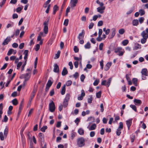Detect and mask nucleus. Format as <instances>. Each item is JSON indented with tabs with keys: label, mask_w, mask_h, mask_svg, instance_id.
I'll use <instances>...</instances> for the list:
<instances>
[{
	"label": "nucleus",
	"mask_w": 148,
	"mask_h": 148,
	"mask_svg": "<svg viewBox=\"0 0 148 148\" xmlns=\"http://www.w3.org/2000/svg\"><path fill=\"white\" fill-rule=\"evenodd\" d=\"M112 63L111 62H108L106 64L104 67V69L105 71H107L109 69L110 67L111 66Z\"/></svg>",
	"instance_id": "13"
},
{
	"label": "nucleus",
	"mask_w": 148,
	"mask_h": 148,
	"mask_svg": "<svg viewBox=\"0 0 148 148\" xmlns=\"http://www.w3.org/2000/svg\"><path fill=\"white\" fill-rule=\"evenodd\" d=\"M68 101H66L65 100H64L63 102V106L64 107L66 108L68 104Z\"/></svg>",
	"instance_id": "40"
},
{
	"label": "nucleus",
	"mask_w": 148,
	"mask_h": 148,
	"mask_svg": "<svg viewBox=\"0 0 148 148\" xmlns=\"http://www.w3.org/2000/svg\"><path fill=\"white\" fill-rule=\"evenodd\" d=\"M8 128L6 127L4 131V136L3 132H0V138L1 140H3L4 139V138H6L8 134Z\"/></svg>",
	"instance_id": "3"
},
{
	"label": "nucleus",
	"mask_w": 148,
	"mask_h": 148,
	"mask_svg": "<svg viewBox=\"0 0 148 148\" xmlns=\"http://www.w3.org/2000/svg\"><path fill=\"white\" fill-rule=\"evenodd\" d=\"M85 78V76L83 75H82L80 77V80L82 82H83Z\"/></svg>",
	"instance_id": "55"
},
{
	"label": "nucleus",
	"mask_w": 148,
	"mask_h": 148,
	"mask_svg": "<svg viewBox=\"0 0 148 148\" xmlns=\"http://www.w3.org/2000/svg\"><path fill=\"white\" fill-rule=\"evenodd\" d=\"M105 8V7H99L97 8V11L100 13L102 14L104 12V10Z\"/></svg>",
	"instance_id": "8"
},
{
	"label": "nucleus",
	"mask_w": 148,
	"mask_h": 148,
	"mask_svg": "<svg viewBox=\"0 0 148 148\" xmlns=\"http://www.w3.org/2000/svg\"><path fill=\"white\" fill-rule=\"evenodd\" d=\"M125 32V29L123 28L119 30V33L120 34H123Z\"/></svg>",
	"instance_id": "35"
},
{
	"label": "nucleus",
	"mask_w": 148,
	"mask_h": 148,
	"mask_svg": "<svg viewBox=\"0 0 148 148\" xmlns=\"http://www.w3.org/2000/svg\"><path fill=\"white\" fill-rule=\"evenodd\" d=\"M141 45L138 43H136L135 44L134 49L135 50L140 49L141 48Z\"/></svg>",
	"instance_id": "23"
},
{
	"label": "nucleus",
	"mask_w": 148,
	"mask_h": 148,
	"mask_svg": "<svg viewBox=\"0 0 148 148\" xmlns=\"http://www.w3.org/2000/svg\"><path fill=\"white\" fill-rule=\"evenodd\" d=\"M133 11V9L132 8L130 9L128 11L126 12V14L127 15L129 14L132 13Z\"/></svg>",
	"instance_id": "49"
},
{
	"label": "nucleus",
	"mask_w": 148,
	"mask_h": 148,
	"mask_svg": "<svg viewBox=\"0 0 148 148\" xmlns=\"http://www.w3.org/2000/svg\"><path fill=\"white\" fill-rule=\"evenodd\" d=\"M147 39L143 38L141 39V42L142 44H145L146 42Z\"/></svg>",
	"instance_id": "47"
},
{
	"label": "nucleus",
	"mask_w": 148,
	"mask_h": 148,
	"mask_svg": "<svg viewBox=\"0 0 148 148\" xmlns=\"http://www.w3.org/2000/svg\"><path fill=\"white\" fill-rule=\"evenodd\" d=\"M132 24L134 26H137L138 24V21L137 19H134L132 21Z\"/></svg>",
	"instance_id": "25"
},
{
	"label": "nucleus",
	"mask_w": 148,
	"mask_h": 148,
	"mask_svg": "<svg viewBox=\"0 0 148 148\" xmlns=\"http://www.w3.org/2000/svg\"><path fill=\"white\" fill-rule=\"evenodd\" d=\"M49 110L51 112H53L55 109L56 107L55 104L53 101H51L49 104Z\"/></svg>",
	"instance_id": "6"
},
{
	"label": "nucleus",
	"mask_w": 148,
	"mask_h": 148,
	"mask_svg": "<svg viewBox=\"0 0 148 148\" xmlns=\"http://www.w3.org/2000/svg\"><path fill=\"white\" fill-rule=\"evenodd\" d=\"M23 100L20 104V107L19 108V110H18V116H19V115L21 113V110L22 109V106L23 105Z\"/></svg>",
	"instance_id": "17"
},
{
	"label": "nucleus",
	"mask_w": 148,
	"mask_h": 148,
	"mask_svg": "<svg viewBox=\"0 0 148 148\" xmlns=\"http://www.w3.org/2000/svg\"><path fill=\"white\" fill-rule=\"evenodd\" d=\"M103 44L102 43H100L99 45V49L100 50H102L103 49Z\"/></svg>",
	"instance_id": "57"
},
{
	"label": "nucleus",
	"mask_w": 148,
	"mask_h": 148,
	"mask_svg": "<svg viewBox=\"0 0 148 148\" xmlns=\"http://www.w3.org/2000/svg\"><path fill=\"white\" fill-rule=\"evenodd\" d=\"M70 94L69 93H67L66 96L64 100L69 101L70 98Z\"/></svg>",
	"instance_id": "39"
},
{
	"label": "nucleus",
	"mask_w": 148,
	"mask_h": 148,
	"mask_svg": "<svg viewBox=\"0 0 148 148\" xmlns=\"http://www.w3.org/2000/svg\"><path fill=\"white\" fill-rule=\"evenodd\" d=\"M8 118L6 115H5L4 117V119L2 120L3 122H6L8 120Z\"/></svg>",
	"instance_id": "63"
},
{
	"label": "nucleus",
	"mask_w": 148,
	"mask_h": 148,
	"mask_svg": "<svg viewBox=\"0 0 148 148\" xmlns=\"http://www.w3.org/2000/svg\"><path fill=\"white\" fill-rule=\"evenodd\" d=\"M73 50L75 52V53L78 52L79 51V49L76 46H74Z\"/></svg>",
	"instance_id": "52"
},
{
	"label": "nucleus",
	"mask_w": 148,
	"mask_h": 148,
	"mask_svg": "<svg viewBox=\"0 0 148 148\" xmlns=\"http://www.w3.org/2000/svg\"><path fill=\"white\" fill-rule=\"evenodd\" d=\"M143 38L147 39L148 38V34L146 33L145 31H143L141 34Z\"/></svg>",
	"instance_id": "15"
},
{
	"label": "nucleus",
	"mask_w": 148,
	"mask_h": 148,
	"mask_svg": "<svg viewBox=\"0 0 148 148\" xmlns=\"http://www.w3.org/2000/svg\"><path fill=\"white\" fill-rule=\"evenodd\" d=\"M99 83V80H96L93 83V85L96 86L98 85Z\"/></svg>",
	"instance_id": "64"
},
{
	"label": "nucleus",
	"mask_w": 148,
	"mask_h": 148,
	"mask_svg": "<svg viewBox=\"0 0 148 148\" xmlns=\"http://www.w3.org/2000/svg\"><path fill=\"white\" fill-rule=\"evenodd\" d=\"M18 45L16 43H14L12 45V47L14 48H16L18 47Z\"/></svg>",
	"instance_id": "60"
},
{
	"label": "nucleus",
	"mask_w": 148,
	"mask_h": 148,
	"mask_svg": "<svg viewBox=\"0 0 148 148\" xmlns=\"http://www.w3.org/2000/svg\"><path fill=\"white\" fill-rule=\"evenodd\" d=\"M147 70L146 69H143L141 71V73L142 75H144L145 76H147L148 75L147 73Z\"/></svg>",
	"instance_id": "19"
},
{
	"label": "nucleus",
	"mask_w": 148,
	"mask_h": 148,
	"mask_svg": "<svg viewBox=\"0 0 148 148\" xmlns=\"http://www.w3.org/2000/svg\"><path fill=\"white\" fill-rule=\"evenodd\" d=\"M78 0H71L70 1L71 7L72 8L75 7L78 2Z\"/></svg>",
	"instance_id": "7"
},
{
	"label": "nucleus",
	"mask_w": 148,
	"mask_h": 148,
	"mask_svg": "<svg viewBox=\"0 0 148 148\" xmlns=\"http://www.w3.org/2000/svg\"><path fill=\"white\" fill-rule=\"evenodd\" d=\"M24 43H22L20 44L19 45V48L20 49H22L24 47Z\"/></svg>",
	"instance_id": "54"
},
{
	"label": "nucleus",
	"mask_w": 148,
	"mask_h": 148,
	"mask_svg": "<svg viewBox=\"0 0 148 148\" xmlns=\"http://www.w3.org/2000/svg\"><path fill=\"white\" fill-rule=\"evenodd\" d=\"M112 80V78L111 77L108 79V82H106V80H103L101 84L102 85L105 86L107 87H108L110 85Z\"/></svg>",
	"instance_id": "5"
},
{
	"label": "nucleus",
	"mask_w": 148,
	"mask_h": 148,
	"mask_svg": "<svg viewBox=\"0 0 148 148\" xmlns=\"http://www.w3.org/2000/svg\"><path fill=\"white\" fill-rule=\"evenodd\" d=\"M68 73V71L65 67L64 68L62 73V76H65Z\"/></svg>",
	"instance_id": "20"
},
{
	"label": "nucleus",
	"mask_w": 148,
	"mask_h": 148,
	"mask_svg": "<svg viewBox=\"0 0 148 148\" xmlns=\"http://www.w3.org/2000/svg\"><path fill=\"white\" fill-rule=\"evenodd\" d=\"M138 81V79L136 78H133L132 79V82L134 84L135 86H137V82Z\"/></svg>",
	"instance_id": "31"
},
{
	"label": "nucleus",
	"mask_w": 148,
	"mask_h": 148,
	"mask_svg": "<svg viewBox=\"0 0 148 148\" xmlns=\"http://www.w3.org/2000/svg\"><path fill=\"white\" fill-rule=\"evenodd\" d=\"M130 107L134 111H135V112H137V110L136 107L135 105L131 104L130 105Z\"/></svg>",
	"instance_id": "30"
},
{
	"label": "nucleus",
	"mask_w": 148,
	"mask_h": 148,
	"mask_svg": "<svg viewBox=\"0 0 148 148\" xmlns=\"http://www.w3.org/2000/svg\"><path fill=\"white\" fill-rule=\"evenodd\" d=\"M94 25V24L93 23H91L89 25V28L90 29H92Z\"/></svg>",
	"instance_id": "61"
},
{
	"label": "nucleus",
	"mask_w": 148,
	"mask_h": 148,
	"mask_svg": "<svg viewBox=\"0 0 148 148\" xmlns=\"http://www.w3.org/2000/svg\"><path fill=\"white\" fill-rule=\"evenodd\" d=\"M85 32L84 30H82L81 33H79L78 37V38L80 40L81 39L83 38Z\"/></svg>",
	"instance_id": "9"
},
{
	"label": "nucleus",
	"mask_w": 148,
	"mask_h": 148,
	"mask_svg": "<svg viewBox=\"0 0 148 148\" xmlns=\"http://www.w3.org/2000/svg\"><path fill=\"white\" fill-rule=\"evenodd\" d=\"M49 19H47L44 23V27L43 29L44 33L40 32L39 34L41 37H45L48 33V25L49 24Z\"/></svg>",
	"instance_id": "1"
},
{
	"label": "nucleus",
	"mask_w": 148,
	"mask_h": 148,
	"mask_svg": "<svg viewBox=\"0 0 148 148\" xmlns=\"http://www.w3.org/2000/svg\"><path fill=\"white\" fill-rule=\"evenodd\" d=\"M59 69L58 66L56 64L54 65V67L53 69V71L55 73H58Z\"/></svg>",
	"instance_id": "16"
},
{
	"label": "nucleus",
	"mask_w": 148,
	"mask_h": 148,
	"mask_svg": "<svg viewBox=\"0 0 148 148\" xmlns=\"http://www.w3.org/2000/svg\"><path fill=\"white\" fill-rule=\"evenodd\" d=\"M40 45L38 44H37L36 45V47L35 48V49L36 51H37L40 49Z\"/></svg>",
	"instance_id": "53"
},
{
	"label": "nucleus",
	"mask_w": 148,
	"mask_h": 148,
	"mask_svg": "<svg viewBox=\"0 0 148 148\" xmlns=\"http://www.w3.org/2000/svg\"><path fill=\"white\" fill-rule=\"evenodd\" d=\"M72 84V82L71 80L68 81L66 83V85L67 86H70Z\"/></svg>",
	"instance_id": "51"
},
{
	"label": "nucleus",
	"mask_w": 148,
	"mask_h": 148,
	"mask_svg": "<svg viewBox=\"0 0 148 148\" xmlns=\"http://www.w3.org/2000/svg\"><path fill=\"white\" fill-rule=\"evenodd\" d=\"M38 136L40 139H41V143L42 144V143H44V135L43 134L41 133H40L39 134Z\"/></svg>",
	"instance_id": "14"
},
{
	"label": "nucleus",
	"mask_w": 148,
	"mask_h": 148,
	"mask_svg": "<svg viewBox=\"0 0 148 148\" xmlns=\"http://www.w3.org/2000/svg\"><path fill=\"white\" fill-rule=\"evenodd\" d=\"M10 40L11 38L10 37H7L2 43V45H4L8 44V42L10 41Z\"/></svg>",
	"instance_id": "10"
},
{
	"label": "nucleus",
	"mask_w": 148,
	"mask_h": 148,
	"mask_svg": "<svg viewBox=\"0 0 148 148\" xmlns=\"http://www.w3.org/2000/svg\"><path fill=\"white\" fill-rule=\"evenodd\" d=\"M12 104L14 106H16L18 104V101L17 99L15 98L12 100Z\"/></svg>",
	"instance_id": "26"
},
{
	"label": "nucleus",
	"mask_w": 148,
	"mask_h": 148,
	"mask_svg": "<svg viewBox=\"0 0 148 148\" xmlns=\"http://www.w3.org/2000/svg\"><path fill=\"white\" fill-rule=\"evenodd\" d=\"M30 77V75L29 73L21 75L20 77L21 79L25 78V80L23 82V86H25L26 84V82L29 80Z\"/></svg>",
	"instance_id": "2"
},
{
	"label": "nucleus",
	"mask_w": 148,
	"mask_h": 148,
	"mask_svg": "<svg viewBox=\"0 0 148 148\" xmlns=\"http://www.w3.org/2000/svg\"><path fill=\"white\" fill-rule=\"evenodd\" d=\"M14 51V49H10L8 52L7 55L9 56Z\"/></svg>",
	"instance_id": "34"
},
{
	"label": "nucleus",
	"mask_w": 148,
	"mask_h": 148,
	"mask_svg": "<svg viewBox=\"0 0 148 148\" xmlns=\"http://www.w3.org/2000/svg\"><path fill=\"white\" fill-rule=\"evenodd\" d=\"M51 0H48L46 1L44 4L43 7L44 8H46L47 6V5L50 2Z\"/></svg>",
	"instance_id": "41"
},
{
	"label": "nucleus",
	"mask_w": 148,
	"mask_h": 148,
	"mask_svg": "<svg viewBox=\"0 0 148 148\" xmlns=\"http://www.w3.org/2000/svg\"><path fill=\"white\" fill-rule=\"evenodd\" d=\"M20 33V30L18 29H16L15 31V35L16 36H18Z\"/></svg>",
	"instance_id": "48"
},
{
	"label": "nucleus",
	"mask_w": 148,
	"mask_h": 148,
	"mask_svg": "<svg viewBox=\"0 0 148 148\" xmlns=\"http://www.w3.org/2000/svg\"><path fill=\"white\" fill-rule=\"evenodd\" d=\"M59 7L57 5H55L53 8V14H56V11L58 10Z\"/></svg>",
	"instance_id": "21"
},
{
	"label": "nucleus",
	"mask_w": 148,
	"mask_h": 148,
	"mask_svg": "<svg viewBox=\"0 0 148 148\" xmlns=\"http://www.w3.org/2000/svg\"><path fill=\"white\" fill-rule=\"evenodd\" d=\"M90 44L89 42H88L84 45V47L86 49H89L90 48Z\"/></svg>",
	"instance_id": "29"
},
{
	"label": "nucleus",
	"mask_w": 148,
	"mask_h": 148,
	"mask_svg": "<svg viewBox=\"0 0 148 148\" xmlns=\"http://www.w3.org/2000/svg\"><path fill=\"white\" fill-rule=\"evenodd\" d=\"M96 127V125L94 123L92 125L91 127L89 128L90 130H95Z\"/></svg>",
	"instance_id": "24"
},
{
	"label": "nucleus",
	"mask_w": 148,
	"mask_h": 148,
	"mask_svg": "<svg viewBox=\"0 0 148 148\" xmlns=\"http://www.w3.org/2000/svg\"><path fill=\"white\" fill-rule=\"evenodd\" d=\"M121 47H118L117 48H115L114 49V51L116 53H117L118 52H119L121 50Z\"/></svg>",
	"instance_id": "44"
},
{
	"label": "nucleus",
	"mask_w": 148,
	"mask_h": 148,
	"mask_svg": "<svg viewBox=\"0 0 148 148\" xmlns=\"http://www.w3.org/2000/svg\"><path fill=\"white\" fill-rule=\"evenodd\" d=\"M132 119H130L126 121V124L128 130H129L130 127L132 124Z\"/></svg>",
	"instance_id": "12"
},
{
	"label": "nucleus",
	"mask_w": 148,
	"mask_h": 148,
	"mask_svg": "<svg viewBox=\"0 0 148 148\" xmlns=\"http://www.w3.org/2000/svg\"><path fill=\"white\" fill-rule=\"evenodd\" d=\"M134 102L135 105L140 106L142 103V101L140 100L135 99L134 100Z\"/></svg>",
	"instance_id": "11"
},
{
	"label": "nucleus",
	"mask_w": 148,
	"mask_h": 148,
	"mask_svg": "<svg viewBox=\"0 0 148 148\" xmlns=\"http://www.w3.org/2000/svg\"><path fill=\"white\" fill-rule=\"evenodd\" d=\"M74 66L75 68H77L78 66V61H75L74 64Z\"/></svg>",
	"instance_id": "56"
},
{
	"label": "nucleus",
	"mask_w": 148,
	"mask_h": 148,
	"mask_svg": "<svg viewBox=\"0 0 148 148\" xmlns=\"http://www.w3.org/2000/svg\"><path fill=\"white\" fill-rule=\"evenodd\" d=\"M78 132L80 135H83L84 134V131L83 129L80 128L78 130Z\"/></svg>",
	"instance_id": "22"
},
{
	"label": "nucleus",
	"mask_w": 148,
	"mask_h": 148,
	"mask_svg": "<svg viewBox=\"0 0 148 148\" xmlns=\"http://www.w3.org/2000/svg\"><path fill=\"white\" fill-rule=\"evenodd\" d=\"M123 125L122 122H120L119 123V126L118 129L122 130L123 128Z\"/></svg>",
	"instance_id": "42"
},
{
	"label": "nucleus",
	"mask_w": 148,
	"mask_h": 148,
	"mask_svg": "<svg viewBox=\"0 0 148 148\" xmlns=\"http://www.w3.org/2000/svg\"><path fill=\"white\" fill-rule=\"evenodd\" d=\"M96 97L97 98H100L101 95V91H99L97 92L96 94Z\"/></svg>",
	"instance_id": "43"
},
{
	"label": "nucleus",
	"mask_w": 148,
	"mask_h": 148,
	"mask_svg": "<svg viewBox=\"0 0 148 148\" xmlns=\"http://www.w3.org/2000/svg\"><path fill=\"white\" fill-rule=\"evenodd\" d=\"M103 24V21H100L98 22L97 25L98 26H101Z\"/></svg>",
	"instance_id": "59"
},
{
	"label": "nucleus",
	"mask_w": 148,
	"mask_h": 148,
	"mask_svg": "<svg viewBox=\"0 0 148 148\" xmlns=\"http://www.w3.org/2000/svg\"><path fill=\"white\" fill-rule=\"evenodd\" d=\"M121 129H117L116 131V134L118 136H119L120 135L121 133Z\"/></svg>",
	"instance_id": "50"
},
{
	"label": "nucleus",
	"mask_w": 148,
	"mask_h": 148,
	"mask_svg": "<svg viewBox=\"0 0 148 148\" xmlns=\"http://www.w3.org/2000/svg\"><path fill=\"white\" fill-rule=\"evenodd\" d=\"M112 32L111 36V38H112L115 35L116 30L114 28H113L112 29Z\"/></svg>",
	"instance_id": "28"
},
{
	"label": "nucleus",
	"mask_w": 148,
	"mask_h": 148,
	"mask_svg": "<svg viewBox=\"0 0 148 148\" xmlns=\"http://www.w3.org/2000/svg\"><path fill=\"white\" fill-rule=\"evenodd\" d=\"M144 20H145L144 18L143 17H141L140 18H139V22L140 23V24L142 23L143 22Z\"/></svg>",
	"instance_id": "46"
},
{
	"label": "nucleus",
	"mask_w": 148,
	"mask_h": 148,
	"mask_svg": "<svg viewBox=\"0 0 148 148\" xmlns=\"http://www.w3.org/2000/svg\"><path fill=\"white\" fill-rule=\"evenodd\" d=\"M60 51L59 50L57 52V53L56 54L55 57L54 58V59H57L60 56Z\"/></svg>",
	"instance_id": "32"
},
{
	"label": "nucleus",
	"mask_w": 148,
	"mask_h": 148,
	"mask_svg": "<svg viewBox=\"0 0 148 148\" xmlns=\"http://www.w3.org/2000/svg\"><path fill=\"white\" fill-rule=\"evenodd\" d=\"M17 93L16 91H14L11 94V96L12 97H15L17 96Z\"/></svg>",
	"instance_id": "62"
},
{
	"label": "nucleus",
	"mask_w": 148,
	"mask_h": 148,
	"mask_svg": "<svg viewBox=\"0 0 148 148\" xmlns=\"http://www.w3.org/2000/svg\"><path fill=\"white\" fill-rule=\"evenodd\" d=\"M128 43V41L127 40H125L123 41L122 44L124 46H125Z\"/></svg>",
	"instance_id": "37"
},
{
	"label": "nucleus",
	"mask_w": 148,
	"mask_h": 148,
	"mask_svg": "<svg viewBox=\"0 0 148 148\" xmlns=\"http://www.w3.org/2000/svg\"><path fill=\"white\" fill-rule=\"evenodd\" d=\"M22 63L21 62H19L17 64V69H19L20 67L22 65Z\"/></svg>",
	"instance_id": "45"
},
{
	"label": "nucleus",
	"mask_w": 148,
	"mask_h": 148,
	"mask_svg": "<svg viewBox=\"0 0 148 148\" xmlns=\"http://www.w3.org/2000/svg\"><path fill=\"white\" fill-rule=\"evenodd\" d=\"M139 11L140 12V15L141 16H143L145 14V11L143 9H140L139 10Z\"/></svg>",
	"instance_id": "33"
},
{
	"label": "nucleus",
	"mask_w": 148,
	"mask_h": 148,
	"mask_svg": "<svg viewBox=\"0 0 148 148\" xmlns=\"http://www.w3.org/2000/svg\"><path fill=\"white\" fill-rule=\"evenodd\" d=\"M53 82V80L51 78H50L49 79L47 84V86H51Z\"/></svg>",
	"instance_id": "18"
},
{
	"label": "nucleus",
	"mask_w": 148,
	"mask_h": 148,
	"mask_svg": "<svg viewBox=\"0 0 148 148\" xmlns=\"http://www.w3.org/2000/svg\"><path fill=\"white\" fill-rule=\"evenodd\" d=\"M69 65L70 66V69L72 70L73 69V66L72 63L71 62H70L69 63Z\"/></svg>",
	"instance_id": "58"
},
{
	"label": "nucleus",
	"mask_w": 148,
	"mask_h": 148,
	"mask_svg": "<svg viewBox=\"0 0 148 148\" xmlns=\"http://www.w3.org/2000/svg\"><path fill=\"white\" fill-rule=\"evenodd\" d=\"M65 87V85H64L62 88L61 91V94L62 95H64L65 94L66 90Z\"/></svg>",
	"instance_id": "27"
},
{
	"label": "nucleus",
	"mask_w": 148,
	"mask_h": 148,
	"mask_svg": "<svg viewBox=\"0 0 148 148\" xmlns=\"http://www.w3.org/2000/svg\"><path fill=\"white\" fill-rule=\"evenodd\" d=\"M85 140L84 138L81 137L78 138L77 140V145L79 147H82L85 145Z\"/></svg>",
	"instance_id": "4"
},
{
	"label": "nucleus",
	"mask_w": 148,
	"mask_h": 148,
	"mask_svg": "<svg viewBox=\"0 0 148 148\" xmlns=\"http://www.w3.org/2000/svg\"><path fill=\"white\" fill-rule=\"evenodd\" d=\"M69 22V20L68 19H66L64 20V25L66 26L68 25Z\"/></svg>",
	"instance_id": "36"
},
{
	"label": "nucleus",
	"mask_w": 148,
	"mask_h": 148,
	"mask_svg": "<svg viewBox=\"0 0 148 148\" xmlns=\"http://www.w3.org/2000/svg\"><path fill=\"white\" fill-rule=\"evenodd\" d=\"M47 126L45 125L43 126L40 129L41 131L43 132H45V130L47 129Z\"/></svg>",
	"instance_id": "38"
}]
</instances>
